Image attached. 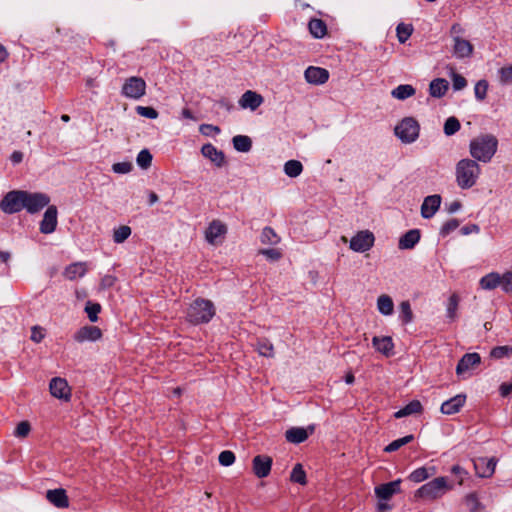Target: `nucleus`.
Wrapping results in <instances>:
<instances>
[{
    "mask_svg": "<svg viewBox=\"0 0 512 512\" xmlns=\"http://www.w3.org/2000/svg\"><path fill=\"white\" fill-rule=\"evenodd\" d=\"M498 140L492 134H481L470 141L469 152L473 160L488 163L495 155Z\"/></svg>",
    "mask_w": 512,
    "mask_h": 512,
    "instance_id": "1",
    "label": "nucleus"
},
{
    "mask_svg": "<svg viewBox=\"0 0 512 512\" xmlns=\"http://www.w3.org/2000/svg\"><path fill=\"white\" fill-rule=\"evenodd\" d=\"M481 173V168L477 161L469 158L460 160L456 165V182L462 189L473 187Z\"/></svg>",
    "mask_w": 512,
    "mask_h": 512,
    "instance_id": "2",
    "label": "nucleus"
},
{
    "mask_svg": "<svg viewBox=\"0 0 512 512\" xmlns=\"http://www.w3.org/2000/svg\"><path fill=\"white\" fill-rule=\"evenodd\" d=\"M214 315V304L212 301L203 298H197L194 300L186 311L187 321L194 325L208 323Z\"/></svg>",
    "mask_w": 512,
    "mask_h": 512,
    "instance_id": "3",
    "label": "nucleus"
},
{
    "mask_svg": "<svg viewBox=\"0 0 512 512\" xmlns=\"http://www.w3.org/2000/svg\"><path fill=\"white\" fill-rule=\"evenodd\" d=\"M451 489L452 485L449 483L446 477H437L423 484L415 492V497L423 500L432 501L441 498Z\"/></svg>",
    "mask_w": 512,
    "mask_h": 512,
    "instance_id": "4",
    "label": "nucleus"
},
{
    "mask_svg": "<svg viewBox=\"0 0 512 512\" xmlns=\"http://www.w3.org/2000/svg\"><path fill=\"white\" fill-rule=\"evenodd\" d=\"M396 137L404 144L414 143L420 133V125L413 117L403 118L394 128Z\"/></svg>",
    "mask_w": 512,
    "mask_h": 512,
    "instance_id": "5",
    "label": "nucleus"
},
{
    "mask_svg": "<svg viewBox=\"0 0 512 512\" xmlns=\"http://www.w3.org/2000/svg\"><path fill=\"white\" fill-rule=\"evenodd\" d=\"M25 190H12L0 201V209L5 214H15L24 209Z\"/></svg>",
    "mask_w": 512,
    "mask_h": 512,
    "instance_id": "6",
    "label": "nucleus"
},
{
    "mask_svg": "<svg viewBox=\"0 0 512 512\" xmlns=\"http://www.w3.org/2000/svg\"><path fill=\"white\" fill-rule=\"evenodd\" d=\"M146 87L144 79L132 76L124 81L121 94L126 98L139 100L146 94Z\"/></svg>",
    "mask_w": 512,
    "mask_h": 512,
    "instance_id": "7",
    "label": "nucleus"
},
{
    "mask_svg": "<svg viewBox=\"0 0 512 512\" xmlns=\"http://www.w3.org/2000/svg\"><path fill=\"white\" fill-rule=\"evenodd\" d=\"M50 197L42 192H29L25 190L24 195V209L30 213L35 214L48 206Z\"/></svg>",
    "mask_w": 512,
    "mask_h": 512,
    "instance_id": "8",
    "label": "nucleus"
},
{
    "mask_svg": "<svg viewBox=\"0 0 512 512\" xmlns=\"http://www.w3.org/2000/svg\"><path fill=\"white\" fill-rule=\"evenodd\" d=\"M375 237L369 230L359 231L350 240L349 247L351 250L359 253L366 252L374 245Z\"/></svg>",
    "mask_w": 512,
    "mask_h": 512,
    "instance_id": "9",
    "label": "nucleus"
},
{
    "mask_svg": "<svg viewBox=\"0 0 512 512\" xmlns=\"http://www.w3.org/2000/svg\"><path fill=\"white\" fill-rule=\"evenodd\" d=\"M481 362V357L478 353H466L459 360L456 366V374L462 378H466L467 374L477 367Z\"/></svg>",
    "mask_w": 512,
    "mask_h": 512,
    "instance_id": "10",
    "label": "nucleus"
},
{
    "mask_svg": "<svg viewBox=\"0 0 512 512\" xmlns=\"http://www.w3.org/2000/svg\"><path fill=\"white\" fill-rule=\"evenodd\" d=\"M476 475L481 478H489L494 474L497 460L494 457H478L473 460Z\"/></svg>",
    "mask_w": 512,
    "mask_h": 512,
    "instance_id": "11",
    "label": "nucleus"
},
{
    "mask_svg": "<svg viewBox=\"0 0 512 512\" xmlns=\"http://www.w3.org/2000/svg\"><path fill=\"white\" fill-rule=\"evenodd\" d=\"M50 393L53 397L69 401L71 397L70 387L64 378L55 377L49 384Z\"/></svg>",
    "mask_w": 512,
    "mask_h": 512,
    "instance_id": "12",
    "label": "nucleus"
},
{
    "mask_svg": "<svg viewBox=\"0 0 512 512\" xmlns=\"http://www.w3.org/2000/svg\"><path fill=\"white\" fill-rule=\"evenodd\" d=\"M57 216V207L54 205L48 206L40 222V232L43 234L53 233L56 230L58 223Z\"/></svg>",
    "mask_w": 512,
    "mask_h": 512,
    "instance_id": "13",
    "label": "nucleus"
},
{
    "mask_svg": "<svg viewBox=\"0 0 512 512\" xmlns=\"http://www.w3.org/2000/svg\"><path fill=\"white\" fill-rule=\"evenodd\" d=\"M305 80L313 85H321L328 81L329 72L321 67L309 66L304 72Z\"/></svg>",
    "mask_w": 512,
    "mask_h": 512,
    "instance_id": "14",
    "label": "nucleus"
},
{
    "mask_svg": "<svg viewBox=\"0 0 512 512\" xmlns=\"http://www.w3.org/2000/svg\"><path fill=\"white\" fill-rule=\"evenodd\" d=\"M441 196L438 194L430 195L424 198L421 205V216L424 219L432 218L441 205Z\"/></svg>",
    "mask_w": 512,
    "mask_h": 512,
    "instance_id": "15",
    "label": "nucleus"
},
{
    "mask_svg": "<svg viewBox=\"0 0 512 512\" xmlns=\"http://www.w3.org/2000/svg\"><path fill=\"white\" fill-rule=\"evenodd\" d=\"M401 480L397 479L375 487V494L379 500H389L393 495L400 492Z\"/></svg>",
    "mask_w": 512,
    "mask_h": 512,
    "instance_id": "16",
    "label": "nucleus"
},
{
    "mask_svg": "<svg viewBox=\"0 0 512 512\" xmlns=\"http://www.w3.org/2000/svg\"><path fill=\"white\" fill-rule=\"evenodd\" d=\"M201 154L219 168L226 164L223 151L217 149L211 143H207L202 146Z\"/></svg>",
    "mask_w": 512,
    "mask_h": 512,
    "instance_id": "17",
    "label": "nucleus"
},
{
    "mask_svg": "<svg viewBox=\"0 0 512 512\" xmlns=\"http://www.w3.org/2000/svg\"><path fill=\"white\" fill-rule=\"evenodd\" d=\"M102 332L97 326L86 325L81 327L75 334L74 340L83 343L86 341H97L101 338Z\"/></svg>",
    "mask_w": 512,
    "mask_h": 512,
    "instance_id": "18",
    "label": "nucleus"
},
{
    "mask_svg": "<svg viewBox=\"0 0 512 512\" xmlns=\"http://www.w3.org/2000/svg\"><path fill=\"white\" fill-rule=\"evenodd\" d=\"M314 432V426L310 425L307 428L292 427L285 433L286 440L290 443L299 444L304 442L310 434Z\"/></svg>",
    "mask_w": 512,
    "mask_h": 512,
    "instance_id": "19",
    "label": "nucleus"
},
{
    "mask_svg": "<svg viewBox=\"0 0 512 512\" xmlns=\"http://www.w3.org/2000/svg\"><path fill=\"white\" fill-rule=\"evenodd\" d=\"M272 466V459L268 456L257 455L253 459V472L258 478H265L269 475Z\"/></svg>",
    "mask_w": 512,
    "mask_h": 512,
    "instance_id": "20",
    "label": "nucleus"
},
{
    "mask_svg": "<svg viewBox=\"0 0 512 512\" xmlns=\"http://www.w3.org/2000/svg\"><path fill=\"white\" fill-rule=\"evenodd\" d=\"M263 103V97L251 90H247L239 99V105L243 109L256 110Z\"/></svg>",
    "mask_w": 512,
    "mask_h": 512,
    "instance_id": "21",
    "label": "nucleus"
},
{
    "mask_svg": "<svg viewBox=\"0 0 512 512\" xmlns=\"http://www.w3.org/2000/svg\"><path fill=\"white\" fill-rule=\"evenodd\" d=\"M47 500L57 508H67L69 500L66 491L62 488L48 490L46 492Z\"/></svg>",
    "mask_w": 512,
    "mask_h": 512,
    "instance_id": "22",
    "label": "nucleus"
},
{
    "mask_svg": "<svg viewBox=\"0 0 512 512\" xmlns=\"http://www.w3.org/2000/svg\"><path fill=\"white\" fill-rule=\"evenodd\" d=\"M453 42V53L457 58L463 59L472 55L473 45L468 40L457 37L455 40H453Z\"/></svg>",
    "mask_w": 512,
    "mask_h": 512,
    "instance_id": "23",
    "label": "nucleus"
},
{
    "mask_svg": "<svg viewBox=\"0 0 512 512\" xmlns=\"http://www.w3.org/2000/svg\"><path fill=\"white\" fill-rule=\"evenodd\" d=\"M466 397L465 395H456L451 399L445 401L441 405V412L446 415H452L457 413L461 407L465 404Z\"/></svg>",
    "mask_w": 512,
    "mask_h": 512,
    "instance_id": "24",
    "label": "nucleus"
},
{
    "mask_svg": "<svg viewBox=\"0 0 512 512\" xmlns=\"http://www.w3.org/2000/svg\"><path fill=\"white\" fill-rule=\"evenodd\" d=\"M227 232L226 226L220 221H213L206 230V240L210 244H215L218 238L225 235Z\"/></svg>",
    "mask_w": 512,
    "mask_h": 512,
    "instance_id": "25",
    "label": "nucleus"
},
{
    "mask_svg": "<svg viewBox=\"0 0 512 512\" xmlns=\"http://www.w3.org/2000/svg\"><path fill=\"white\" fill-rule=\"evenodd\" d=\"M372 344L374 348L385 356H391L393 354L394 344L392 338L389 336L384 337H373Z\"/></svg>",
    "mask_w": 512,
    "mask_h": 512,
    "instance_id": "26",
    "label": "nucleus"
},
{
    "mask_svg": "<svg viewBox=\"0 0 512 512\" xmlns=\"http://www.w3.org/2000/svg\"><path fill=\"white\" fill-rule=\"evenodd\" d=\"M449 83L444 78H436L430 82L429 94L434 98L443 97L448 91Z\"/></svg>",
    "mask_w": 512,
    "mask_h": 512,
    "instance_id": "27",
    "label": "nucleus"
},
{
    "mask_svg": "<svg viewBox=\"0 0 512 512\" xmlns=\"http://www.w3.org/2000/svg\"><path fill=\"white\" fill-rule=\"evenodd\" d=\"M420 240V232L417 229L407 231L399 240L400 249H412Z\"/></svg>",
    "mask_w": 512,
    "mask_h": 512,
    "instance_id": "28",
    "label": "nucleus"
},
{
    "mask_svg": "<svg viewBox=\"0 0 512 512\" xmlns=\"http://www.w3.org/2000/svg\"><path fill=\"white\" fill-rule=\"evenodd\" d=\"M87 272L86 263L75 262L66 267L64 276L69 280H75L83 277Z\"/></svg>",
    "mask_w": 512,
    "mask_h": 512,
    "instance_id": "29",
    "label": "nucleus"
},
{
    "mask_svg": "<svg viewBox=\"0 0 512 512\" xmlns=\"http://www.w3.org/2000/svg\"><path fill=\"white\" fill-rule=\"evenodd\" d=\"M501 283V275L497 272H491L483 276L479 285L484 290H493L500 286Z\"/></svg>",
    "mask_w": 512,
    "mask_h": 512,
    "instance_id": "30",
    "label": "nucleus"
},
{
    "mask_svg": "<svg viewBox=\"0 0 512 512\" xmlns=\"http://www.w3.org/2000/svg\"><path fill=\"white\" fill-rule=\"evenodd\" d=\"M422 411V404L418 400H412L405 407L395 412L394 417L399 419L407 417L413 414L420 413Z\"/></svg>",
    "mask_w": 512,
    "mask_h": 512,
    "instance_id": "31",
    "label": "nucleus"
},
{
    "mask_svg": "<svg viewBox=\"0 0 512 512\" xmlns=\"http://www.w3.org/2000/svg\"><path fill=\"white\" fill-rule=\"evenodd\" d=\"M377 309L384 316H390L394 311V303L390 296L383 294L377 299Z\"/></svg>",
    "mask_w": 512,
    "mask_h": 512,
    "instance_id": "32",
    "label": "nucleus"
},
{
    "mask_svg": "<svg viewBox=\"0 0 512 512\" xmlns=\"http://www.w3.org/2000/svg\"><path fill=\"white\" fill-rule=\"evenodd\" d=\"M415 89L412 85L402 84L394 88L391 92L392 97L398 100H405L415 94Z\"/></svg>",
    "mask_w": 512,
    "mask_h": 512,
    "instance_id": "33",
    "label": "nucleus"
},
{
    "mask_svg": "<svg viewBox=\"0 0 512 512\" xmlns=\"http://www.w3.org/2000/svg\"><path fill=\"white\" fill-rule=\"evenodd\" d=\"M233 147L239 152H249L252 148V141L246 135H236L232 139Z\"/></svg>",
    "mask_w": 512,
    "mask_h": 512,
    "instance_id": "34",
    "label": "nucleus"
},
{
    "mask_svg": "<svg viewBox=\"0 0 512 512\" xmlns=\"http://www.w3.org/2000/svg\"><path fill=\"white\" fill-rule=\"evenodd\" d=\"M303 171V165L298 160H289L284 164V173L291 178L298 177Z\"/></svg>",
    "mask_w": 512,
    "mask_h": 512,
    "instance_id": "35",
    "label": "nucleus"
},
{
    "mask_svg": "<svg viewBox=\"0 0 512 512\" xmlns=\"http://www.w3.org/2000/svg\"><path fill=\"white\" fill-rule=\"evenodd\" d=\"M309 31L315 38H322L327 31L326 24L320 19H312L309 24Z\"/></svg>",
    "mask_w": 512,
    "mask_h": 512,
    "instance_id": "36",
    "label": "nucleus"
},
{
    "mask_svg": "<svg viewBox=\"0 0 512 512\" xmlns=\"http://www.w3.org/2000/svg\"><path fill=\"white\" fill-rule=\"evenodd\" d=\"M434 474V468L428 469L426 467H421L416 470H414L410 476L409 479L415 483H420L429 477H431Z\"/></svg>",
    "mask_w": 512,
    "mask_h": 512,
    "instance_id": "37",
    "label": "nucleus"
},
{
    "mask_svg": "<svg viewBox=\"0 0 512 512\" xmlns=\"http://www.w3.org/2000/svg\"><path fill=\"white\" fill-rule=\"evenodd\" d=\"M260 239L263 244L268 245H276L280 242V237L271 227L263 228Z\"/></svg>",
    "mask_w": 512,
    "mask_h": 512,
    "instance_id": "38",
    "label": "nucleus"
},
{
    "mask_svg": "<svg viewBox=\"0 0 512 512\" xmlns=\"http://www.w3.org/2000/svg\"><path fill=\"white\" fill-rule=\"evenodd\" d=\"M399 319L403 324H408L413 320V312L409 301H402L399 305Z\"/></svg>",
    "mask_w": 512,
    "mask_h": 512,
    "instance_id": "39",
    "label": "nucleus"
},
{
    "mask_svg": "<svg viewBox=\"0 0 512 512\" xmlns=\"http://www.w3.org/2000/svg\"><path fill=\"white\" fill-rule=\"evenodd\" d=\"M413 32V27L410 24L400 23L396 27V34L400 43H405Z\"/></svg>",
    "mask_w": 512,
    "mask_h": 512,
    "instance_id": "40",
    "label": "nucleus"
},
{
    "mask_svg": "<svg viewBox=\"0 0 512 512\" xmlns=\"http://www.w3.org/2000/svg\"><path fill=\"white\" fill-rule=\"evenodd\" d=\"M413 439H414L413 435H407V436H404L402 438L396 439V440L392 441L389 445H387L384 448V451L388 452V453L397 451L402 446H404V445L410 443L411 441H413Z\"/></svg>",
    "mask_w": 512,
    "mask_h": 512,
    "instance_id": "41",
    "label": "nucleus"
},
{
    "mask_svg": "<svg viewBox=\"0 0 512 512\" xmlns=\"http://www.w3.org/2000/svg\"><path fill=\"white\" fill-rule=\"evenodd\" d=\"M257 351L261 356L264 357H273L274 356V348L270 341L263 339L259 340L256 345Z\"/></svg>",
    "mask_w": 512,
    "mask_h": 512,
    "instance_id": "42",
    "label": "nucleus"
},
{
    "mask_svg": "<svg viewBox=\"0 0 512 512\" xmlns=\"http://www.w3.org/2000/svg\"><path fill=\"white\" fill-rule=\"evenodd\" d=\"M131 235V228L127 225H122L114 230L113 240L115 243H123Z\"/></svg>",
    "mask_w": 512,
    "mask_h": 512,
    "instance_id": "43",
    "label": "nucleus"
},
{
    "mask_svg": "<svg viewBox=\"0 0 512 512\" xmlns=\"http://www.w3.org/2000/svg\"><path fill=\"white\" fill-rule=\"evenodd\" d=\"M460 122L456 117H449L444 123V133L447 136H452L460 129Z\"/></svg>",
    "mask_w": 512,
    "mask_h": 512,
    "instance_id": "44",
    "label": "nucleus"
},
{
    "mask_svg": "<svg viewBox=\"0 0 512 512\" xmlns=\"http://www.w3.org/2000/svg\"><path fill=\"white\" fill-rule=\"evenodd\" d=\"M136 162L142 169H147L152 163V154L147 149L141 150L136 158Z\"/></svg>",
    "mask_w": 512,
    "mask_h": 512,
    "instance_id": "45",
    "label": "nucleus"
},
{
    "mask_svg": "<svg viewBox=\"0 0 512 512\" xmlns=\"http://www.w3.org/2000/svg\"><path fill=\"white\" fill-rule=\"evenodd\" d=\"M291 481L304 485L306 484V474L301 464H296L291 472Z\"/></svg>",
    "mask_w": 512,
    "mask_h": 512,
    "instance_id": "46",
    "label": "nucleus"
},
{
    "mask_svg": "<svg viewBox=\"0 0 512 512\" xmlns=\"http://www.w3.org/2000/svg\"><path fill=\"white\" fill-rule=\"evenodd\" d=\"M512 354V346H497L494 347L491 352L490 356L494 359H502L505 357H509Z\"/></svg>",
    "mask_w": 512,
    "mask_h": 512,
    "instance_id": "47",
    "label": "nucleus"
},
{
    "mask_svg": "<svg viewBox=\"0 0 512 512\" xmlns=\"http://www.w3.org/2000/svg\"><path fill=\"white\" fill-rule=\"evenodd\" d=\"M101 311V305L99 303L87 302L85 306V312L91 322H96L98 320V314Z\"/></svg>",
    "mask_w": 512,
    "mask_h": 512,
    "instance_id": "48",
    "label": "nucleus"
},
{
    "mask_svg": "<svg viewBox=\"0 0 512 512\" xmlns=\"http://www.w3.org/2000/svg\"><path fill=\"white\" fill-rule=\"evenodd\" d=\"M459 298L453 294L450 296L447 304V318L453 321L456 318V312L458 308Z\"/></svg>",
    "mask_w": 512,
    "mask_h": 512,
    "instance_id": "49",
    "label": "nucleus"
},
{
    "mask_svg": "<svg viewBox=\"0 0 512 512\" xmlns=\"http://www.w3.org/2000/svg\"><path fill=\"white\" fill-rule=\"evenodd\" d=\"M499 81L503 85L512 84V63L499 69Z\"/></svg>",
    "mask_w": 512,
    "mask_h": 512,
    "instance_id": "50",
    "label": "nucleus"
},
{
    "mask_svg": "<svg viewBox=\"0 0 512 512\" xmlns=\"http://www.w3.org/2000/svg\"><path fill=\"white\" fill-rule=\"evenodd\" d=\"M488 90V82L486 80H479L474 87L475 98L478 101H483L486 98Z\"/></svg>",
    "mask_w": 512,
    "mask_h": 512,
    "instance_id": "51",
    "label": "nucleus"
},
{
    "mask_svg": "<svg viewBox=\"0 0 512 512\" xmlns=\"http://www.w3.org/2000/svg\"><path fill=\"white\" fill-rule=\"evenodd\" d=\"M133 169V164L129 161L118 162L112 165V171L116 174H127Z\"/></svg>",
    "mask_w": 512,
    "mask_h": 512,
    "instance_id": "52",
    "label": "nucleus"
},
{
    "mask_svg": "<svg viewBox=\"0 0 512 512\" xmlns=\"http://www.w3.org/2000/svg\"><path fill=\"white\" fill-rule=\"evenodd\" d=\"M500 287L505 293L512 294V271H507L501 275Z\"/></svg>",
    "mask_w": 512,
    "mask_h": 512,
    "instance_id": "53",
    "label": "nucleus"
},
{
    "mask_svg": "<svg viewBox=\"0 0 512 512\" xmlns=\"http://www.w3.org/2000/svg\"><path fill=\"white\" fill-rule=\"evenodd\" d=\"M459 221L457 219H450L449 221L445 222L441 229H440V235L442 237L448 236L451 232H453L457 227L459 226Z\"/></svg>",
    "mask_w": 512,
    "mask_h": 512,
    "instance_id": "54",
    "label": "nucleus"
},
{
    "mask_svg": "<svg viewBox=\"0 0 512 512\" xmlns=\"http://www.w3.org/2000/svg\"><path fill=\"white\" fill-rule=\"evenodd\" d=\"M136 112L138 115L148 119H156L158 117V112L153 107L137 106Z\"/></svg>",
    "mask_w": 512,
    "mask_h": 512,
    "instance_id": "55",
    "label": "nucleus"
},
{
    "mask_svg": "<svg viewBox=\"0 0 512 512\" xmlns=\"http://www.w3.org/2000/svg\"><path fill=\"white\" fill-rule=\"evenodd\" d=\"M465 504L471 512L477 511L481 506L475 493H470L465 497Z\"/></svg>",
    "mask_w": 512,
    "mask_h": 512,
    "instance_id": "56",
    "label": "nucleus"
},
{
    "mask_svg": "<svg viewBox=\"0 0 512 512\" xmlns=\"http://www.w3.org/2000/svg\"><path fill=\"white\" fill-rule=\"evenodd\" d=\"M218 460L222 466H230L235 461V455L232 451L225 450L219 454Z\"/></svg>",
    "mask_w": 512,
    "mask_h": 512,
    "instance_id": "57",
    "label": "nucleus"
},
{
    "mask_svg": "<svg viewBox=\"0 0 512 512\" xmlns=\"http://www.w3.org/2000/svg\"><path fill=\"white\" fill-rule=\"evenodd\" d=\"M199 131L204 136H213L221 132L218 126L212 124H201L199 127Z\"/></svg>",
    "mask_w": 512,
    "mask_h": 512,
    "instance_id": "58",
    "label": "nucleus"
},
{
    "mask_svg": "<svg viewBox=\"0 0 512 512\" xmlns=\"http://www.w3.org/2000/svg\"><path fill=\"white\" fill-rule=\"evenodd\" d=\"M452 85H453L454 90L459 91V90L464 89L467 86V81L462 75H460L458 73H453L452 74Z\"/></svg>",
    "mask_w": 512,
    "mask_h": 512,
    "instance_id": "59",
    "label": "nucleus"
},
{
    "mask_svg": "<svg viewBox=\"0 0 512 512\" xmlns=\"http://www.w3.org/2000/svg\"><path fill=\"white\" fill-rule=\"evenodd\" d=\"M259 253L264 255L270 261H277L282 257V253L278 249H261Z\"/></svg>",
    "mask_w": 512,
    "mask_h": 512,
    "instance_id": "60",
    "label": "nucleus"
},
{
    "mask_svg": "<svg viewBox=\"0 0 512 512\" xmlns=\"http://www.w3.org/2000/svg\"><path fill=\"white\" fill-rule=\"evenodd\" d=\"M30 431V424L27 421L20 422L15 431L14 435L17 437H26Z\"/></svg>",
    "mask_w": 512,
    "mask_h": 512,
    "instance_id": "61",
    "label": "nucleus"
},
{
    "mask_svg": "<svg viewBox=\"0 0 512 512\" xmlns=\"http://www.w3.org/2000/svg\"><path fill=\"white\" fill-rule=\"evenodd\" d=\"M116 282V277L113 275H105L102 277L100 282L101 289H108L112 287Z\"/></svg>",
    "mask_w": 512,
    "mask_h": 512,
    "instance_id": "62",
    "label": "nucleus"
},
{
    "mask_svg": "<svg viewBox=\"0 0 512 512\" xmlns=\"http://www.w3.org/2000/svg\"><path fill=\"white\" fill-rule=\"evenodd\" d=\"M43 338H44V333H43L42 329L38 326H34L31 331V340L36 343H39L42 341Z\"/></svg>",
    "mask_w": 512,
    "mask_h": 512,
    "instance_id": "63",
    "label": "nucleus"
},
{
    "mask_svg": "<svg viewBox=\"0 0 512 512\" xmlns=\"http://www.w3.org/2000/svg\"><path fill=\"white\" fill-rule=\"evenodd\" d=\"M464 32V28L458 23H455L451 26L450 34L453 40H455V38L457 37H461V35L464 34Z\"/></svg>",
    "mask_w": 512,
    "mask_h": 512,
    "instance_id": "64",
    "label": "nucleus"
}]
</instances>
